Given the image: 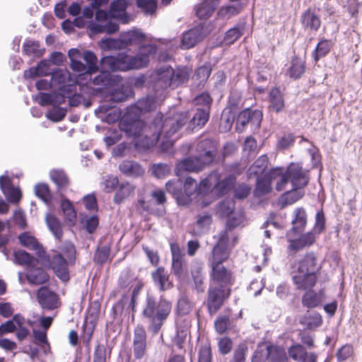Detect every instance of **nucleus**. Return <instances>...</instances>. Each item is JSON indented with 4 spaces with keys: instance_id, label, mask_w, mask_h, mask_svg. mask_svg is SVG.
<instances>
[{
    "instance_id": "nucleus-1",
    "label": "nucleus",
    "mask_w": 362,
    "mask_h": 362,
    "mask_svg": "<svg viewBox=\"0 0 362 362\" xmlns=\"http://www.w3.org/2000/svg\"><path fill=\"white\" fill-rule=\"evenodd\" d=\"M157 52V46L154 44L144 45L139 47L135 56L126 53L117 56H105L101 58L100 64L103 68L113 71H127L132 69H140L148 66L150 57Z\"/></svg>"
},
{
    "instance_id": "nucleus-2",
    "label": "nucleus",
    "mask_w": 362,
    "mask_h": 362,
    "mask_svg": "<svg viewBox=\"0 0 362 362\" xmlns=\"http://www.w3.org/2000/svg\"><path fill=\"white\" fill-rule=\"evenodd\" d=\"M172 310V303L163 296H156L148 293L143 305L142 315L148 321V330L157 334L169 317Z\"/></svg>"
},
{
    "instance_id": "nucleus-3",
    "label": "nucleus",
    "mask_w": 362,
    "mask_h": 362,
    "mask_svg": "<svg viewBox=\"0 0 362 362\" xmlns=\"http://www.w3.org/2000/svg\"><path fill=\"white\" fill-rule=\"evenodd\" d=\"M189 120L187 112L174 114L163 119L162 116L157 115L153 120L150 129L152 130L151 136L146 135V141L143 146L146 148L153 146L163 136L165 139H170L177 133Z\"/></svg>"
},
{
    "instance_id": "nucleus-4",
    "label": "nucleus",
    "mask_w": 362,
    "mask_h": 362,
    "mask_svg": "<svg viewBox=\"0 0 362 362\" xmlns=\"http://www.w3.org/2000/svg\"><path fill=\"white\" fill-rule=\"evenodd\" d=\"M230 294V288H223L214 285L210 286L206 303L210 315H214L217 313Z\"/></svg>"
},
{
    "instance_id": "nucleus-5",
    "label": "nucleus",
    "mask_w": 362,
    "mask_h": 362,
    "mask_svg": "<svg viewBox=\"0 0 362 362\" xmlns=\"http://www.w3.org/2000/svg\"><path fill=\"white\" fill-rule=\"evenodd\" d=\"M228 235L226 230H222L218 235L216 244L213 247L209 262L211 266L222 264L230 255L228 249Z\"/></svg>"
},
{
    "instance_id": "nucleus-6",
    "label": "nucleus",
    "mask_w": 362,
    "mask_h": 362,
    "mask_svg": "<svg viewBox=\"0 0 362 362\" xmlns=\"http://www.w3.org/2000/svg\"><path fill=\"white\" fill-rule=\"evenodd\" d=\"M172 76H173V69L168 65H163L155 71L153 76V88L154 91L163 93L168 87L173 88Z\"/></svg>"
},
{
    "instance_id": "nucleus-7",
    "label": "nucleus",
    "mask_w": 362,
    "mask_h": 362,
    "mask_svg": "<svg viewBox=\"0 0 362 362\" xmlns=\"http://www.w3.org/2000/svg\"><path fill=\"white\" fill-rule=\"evenodd\" d=\"M172 253L171 272L179 281H182L187 275V264L185 260V255L182 254L179 246L176 244L170 245Z\"/></svg>"
},
{
    "instance_id": "nucleus-8",
    "label": "nucleus",
    "mask_w": 362,
    "mask_h": 362,
    "mask_svg": "<svg viewBox=\"0 0 362 362\" xmlns=\"http://www.w3.org/2000/svg\"><path fill=\"white\" fill-rule=\"evenodd\" d=\"M286 173L294 188H304L309 182L308 171L304 170L299 163H291Z\"/></svg>"
},
{
    "instance_id": "nucleus-9",
    "label": "nucleus",
    "mask_w": 362,
    "mask_h": 362,
    "mask_svg": "<svg viewBox=\"0 0 362 362\" xmlns=\"http://www.w3.org/2000/svg\"><path fill=\"white\" fill-rule=\"evenodd\" d=\"M195 156L202 160L204 163L210 165L216 156V147L213 140L205 139L198 142Z\"/></svg>"
},
{
    "instance_id": "nucleus-10",
    "label": "nucleus",
    "mask_w": 362,
    "mask_h": 362,
    "mask_svg": "<svg viewBox=\"0 0 362 362\" xmlns=\"http://www.w3.org/2000/svg\"><path fill=\"white\" fill-rule=\"evenodd\" d=\"M262 115L260 111H253L250 108H247L240 112L238 116L235 125L236 131L242 132L248 124L259 127L262 121Z\"/></svg>"
},
{
    "instance_id": "nucleus-11",
    "label": "nucleus",
    "mask_w": 362,
    "mask_h": 362,
    "mask_svg": "<svg viewBox=\"0 0 362 362\" xmlns=\"http://www.w3.org/2000/svg\"><path fill=\"white\" fill-rule=\"evenodd\" d=\"M37 299L43 310H52L60 304L58 296L47 286H41L37 290Z\"/></svg>"
},
{
    "instance_id": "nucleus-12",
    "label": "nucleus",
    "mask_w": 362,
    "mask_h": 362,
    "mask_svg": "<svg viewBox=\"0 0 362 362\" xmlns=\"http://www.w3.org/2000/svg\"><path fill=\"white\" fill-rule=\"evenodd\" d=\"M291 276L296 289L302 291L311 290L316 284L317 276L310 273L301 272L296 269L291 272Z\"/></svg>"
},
{
    "instance_id": "nucleus-13",
    "label": "nucleus",
    "mask_w": 362,
    "mask_h": 362,
    "mask_svg": "<svg viewBox=\"0 0 362 362\" xmlns=\"http://www.w3.org/2000/svg\"><path fill=\"white\" fill-rule=\"evenodd\" d=\"M292 269L317 276L321 266L317 262V258L315 252H310L306 253L303 258L298 262H295L292 265Z\"/></svg>"
},
{
    "instance_id": "nucleus-14",
    "label": "nucleus",
    "mask_w": 362,
    "mask_h": 362,
    "mask_svg": "<svg viewBox=\"0 0 362 362\" xmlns=\"http://www.w3.org/2000/svg\"><path fill=\"white\" fill-rule=\"evenodd\" d=\"M165 94L156 92L154 95H148L139 99L130 110L136 108L140 112H148L155 110L165 99Z\"/></svg>"
},
{
    "instance_id": "nucleus-15",
    "label": "nucleus",
    "mask_w": 362,
    "mask_h": 362,
    "mask_svg": "<svg viewBox=\"0 0 362 362\" xmlns=\"http://www.w3.org/2000/svg\"><path fill=\"white\" fill-rule=\"evenodd\" d=\"M69 260L62 253L52 255L49 260L50 267L56 276L63 281L69 280Z\"/></svg>"
},
{
    "instance_id": "nucleus-16",
    "label": "nucleus",
    "mask_w": 362,
    "mask_h": 362,
    "mask_svg": "<svg viewBox=\"0 0 362 362\" xmlns=\"http://www.w3.org/2000/svg\"><path fill=\"white\" fill-rule=\"evenodd\" d=\"M146 332L142 325H138L134 328L133 336V353L136 359L142 358L146 351Z\"/></svg>"
},
{
    "instance_id": "nucleus-17",
    "label": "nucleus",
    "mask_w": 362,
    "mask_h": 362,
    "mask_svg": "<svg viewBox=\"0 0 362 362\" xmlns=\"http://www.w3.org/2000/svg\"><path fill=\"white\" fill-rule=\"evenodd\" d=\"M211 267V284L223 288H229L232 284L231 273L222 264Z\"/></svg>"
},
{
    "instance_id": "nucleus-18",
    "label": "nucleus",
    "mask_w": 362,
    "mask_h": 362,
    "mask_svg": "<svg viewBox=\"0 0 362 362\" xmlns=\"http://www.w3.org/2000/svg\"><path fill=\"white\" fill-rule=\"evenodd\" d=\"M288 356L296 362H317V355L315 352H308L305 346L294 343L288 349Z\"/></svg>"
},
{
    "instance_id": "nucleus-19",
    "label": "nucleus",
    "mask_w": 362,
    "mask_h": 362,
    "mask_svg": "<svg viewBox=\"0 0 362 362\" xmlns=\"http://www.w3.org/2000/svg\"><path fill=\"white\" fill-rule=\"evenodd\" d=\"M301 233H294L291 235V238H287V240L290 243L288 249L297 252L304 247L311 246L316 240V233L313 231H309L305 234L300 235Z\"/></svg>"
},
{
    "instance_id": "nucleus-20",
    "label": "nucleus",
    "mask_w": 362,
    "mask_h": 362,
    "mask_svg": "<svg viewBox=\"0 0 362 362\" xmlns=\"http://www.w3.org/2000/svg\"><path fill=\"white\" fill-rule=\"evenodd\" d=\"M300 23L304 30L311 33L318 31L322 23L320 16L310 8L302 13Z\"/></svg>"
},
{
    "instance_id": "nucleus-21",
    "label": "nucleus",
    "mask_w": 362,
    "mask_h": 362,
    "mask_svg": "<svg viewBox=\"0 0 362 362\" xmlns=\"http://www.w3.org/2000/svg\"><path fill=\"white\" fill-rule=\"evenodd\" d=\"M0 188L8 202L17 204L22 197L19 188H15L11 183V179L6 175L0 176Z\"/></svg>"
},
{
    "instance_id": "nucleus-22",
    "label": "nucleus",
    "mask_w": 362,
    "mask_h": 362,
    "mask_svg": "<svg viewBox=\"0 0 362 362\" xmlns=\"http://www.w3.org/2000/svg\"><path fill=\"white\" fill-rule=\"evenodd\" d=\"M204 35L203 27H194L182 34L180 46L185 49L192 48L201 41Z\"/></svg>"
},
{
    "instance_id": "nucleus-23",
    "label": "nucleus",
    "mask_w": 362,
    "mask_h": 362,
    "mask_svg": "<svg viewBox=\"0 0 362 362\" xmlns=\"http://www.w3.org/2000/svg\"><path fill=\"white\" fill-rule=\"evenodd\" d=\"M292 228L286 233V238L294 233H302L307 224V214L303 207L296 208L293 214Z\"/></svg>"
},
{
    "instance_id": "nucleus-24",
    "label": "nucleus",
    "mask_w": 362,
    "mask_h": 362,
    "mask_svg": "<svg viewBox=\"0 0 362 362\" xmlns=\"http://www.w3.org/2000/svg\"><path fill=\"white\" fill-rule=\"evenodd\" d=\"M151 278L154 285L161 292H165L173 287L168 272L163 267H159L153 271L151 273Z\"/></svg>"
},
{
    "instance_id": "nucleus-25",
    "label": "nucleus",
    "mask_w": 362,
    "mask_h": 362,
    "mask_svg": "<svg viewBox=\"0 0 362 362\" xmlns=\"http://www.w3.org/2000/svg\"><path fill=\"white\" fill-rule=\"evenodd\" d=\"M202 161V160L195 155L192 157L187 158L177 164L176 167L177 173L180 171L199 172L209 165L207 163H204Z\"/></svg>"
},
{
    "instance_id": "nucleus-26",
    "label": "nucleus",
    "mask_w": 362,
    "mask_h": 362,
    "mask_svg": "<svg viewBox=\"0 0 362 362\" xmlns=\"http://www.w3.org/2000/svg\"><path fill=\"white\" fill-rule=\"evenodd\" d=\"M191 276L193 281L192 288L197 293H204L206 288L205 277L203 272L202 264L199 262H194L191 269Z\"/></svg>"
},
{
    "instance_id": "nucleus-27",
    "label": "nucleus",
    "mask_w": 362,
    "mask_h": 362,
    "mask_svg": "<svg viewBox=\"0 0 362 362\" xmlns=\"http://www.w3.org/2000/svg\"><path fill=\"white\" fill-rule=\"evenodd\" d=\"M11 240L10 223L8 221L0 220V252L5 256L7 260L9 259V250L7 245Z\"/></svg>"
},
{
    "instance_id": "nucleus-28",
    "label": "nucleus",
    "mask_w": 362,
    "mask_h": 362,
    "mask_svg": "<svg viewBox=\"0 0 362 362\" xmlns=\"http://www.w3.org/2000/svg\"><path fill=\"white\" fill-rule=\"evenodd\" d=\"M51 180L57 186L58 192L62 197H64L62 191L69 185V179L66 173L62 169H53L49 172Z\"/></svg>"
},
{
    "instance_id": "nucleus-29",
    "label": "nucleus",
    "mask_w": 362,
    "mask_h": 362,
    "mask_svg": "<svg viewBox=\"0 0 362 362\" xmlns=\"http://www.w3.org/2000/svg\"><path fill=\"white\" fill-rule=\"evenodd\" d=\"M135 186L129 182L119 184L114 195L113 202L120 204L134 194Z\"/></svg>"
},
{
    "instance_id": "nucleus-30",
    "label": "nucleus",
    "mask_w": 362,
    "mask_h": 362,
    "mask_svg": "<svg viewBox=\"0 0 362 362\" xmlns=\"http://www.w3.org/2000/svg\"><path fill=\"white\" fill-rule=\"evenodd\" d=\"M235 182V177L233 175H228L221 180L217 172V180L214 183V191L218 196L226 194L233 187Z\"/></svg>"
},
{
    "instance_id": "nucleus-31",
    "label": "nucleus",
    "mask_w": 362,
    "mask_h": 362,
    "mask_svg": "<svg viewBox=\"0 0 362 362\" xmlns=\"http://www.w3.org/2000/svg\"><path fill=\"white\" fill-rule=\"evenodd\" d=\"M26 279L29 284L38 286L47 282L49 276L43 269L31 267L28 269Z\"/></svg>"
},
{
    "instance_id": "nucleus-32",
    "label": "nucleus",
    "mask_w": 362,
    "mask_h": 362,
    "mask_svg": "<svg viewBox=\"0 0 362 362\" xmlns=\"http://www.w3.org/2000/svg\"><path fill=\"white\" fill-rule=\"evenodd\" d=\"M119 170L128 177H136L143 175L144 170L141 165L133 160H124L119 166Z\"/></svg>"
},
{
    "instance_id": "nucleus-33",
    "label": "nucleus",
    "mask_w": 362,
    "mask_h": 362,
    "mask_svg": "<svg viewBox=\"0 0 362 362\" xmlns=\"http://www.w3.org/2000/svg\"><path fill=\"white\" fill-rule=\"evenodd\" d=\"M269 175L270 170L264 176L257 177L254 190L255 196L259 197L270 192L273 180L272 176Z\"/></svg>"
},
{
    "instance_id": "nucleus-34",
    "label": "nucleus",
    "mask_w": 362,
    "mask_h": 362,
    "mask_svg": "<svg viewBox=\"0 0 362 362\" xmlns=\"http://www.w3.org/2000/svg\"><path fill=\"white\" fill-rule=\"evenodd\" d=\"M218 5V0H203L197 6L196 14L200 19H206L213 14Z\"/></svg>"
},
{
    "instance_id": "nucleus-35",
    "label": "nucleus",
    "mask_w": 362,
    "mask_h": 362,
    "mask_svg": "<svg viewBox=\"0 0 362 362\" xmlns=\"http://www.w3.org/2000/svg\"><path fill=\"white\" fill-rule=\"evenodd\" d=\"M165 187L166 190L173 195L179 204H185L186 203L182 191V181L180 178L168 181L165 184Z\"/></svg>"
},
{
    "instance_id": "nucleus-36",
    "label": "nucleus",
    "mask_w": 362,
    "mask_h": 362,
    "mask_svg": "<svg viewBox=\"0 0 362 362\" xmlns=\"http://www.w3.org/2000/svg\"><path fill=\"white\" fill-rule=\"evenodd\" d=\"M124 49L129 45H136L141 42L145 39V34L139 30H129L120 35Z\"/></svg>"
},
{
    "instance_id": "nucleus-37",
    "label": "nucleus",
    "mask_w": 362,
    "mask_h": 362,
    "mask_svg": "<svg viewBox=\"0 0 362 362\" xmlns=\"http://www.w3.org/2000/svg\"><path fill=\"white\" fill-rule=\"evenodd\" d=\"M273 182H276L275 189L278 192L286 189V186L290 181L288 177L284 170L281 168H276L270 170V175Z\"/></svg>"
},
{
    "instance_id": "nucleus-38",
    "label": "nucleus",
    "mask_w": 362,
    "mask_h": 362,
    "mask_svg": "<svg viewBox=\"0 0 362 362\" xmlns=\"http://www.w3.org/2000/svg\"><path fill=\"white\" fill-rule=\"evenodd\" d=\"M50 74L49 62L47 60L40 61L35 67H31L24 71V77L27 79L36 76H47Z\"/></svg>"
},
{
    "instance_id": "nucleus-39",
    "label": "nucleus",
    "mask_w": 362,
    "mask_h": 362,
    "mask_svg": "<svg viewBox=\"0 0 362 362\" xmlns=\"http://www.w3.org/2000/svg\"><path fill=\"white\" fill-rule=\"evenodd\" d=\"M323 298L324 293L322 291L316 293L312 289L308 290L302 297V304L308 308H315L321 303Z\"/></svg>"
},
{
    "instance_id": "nucleus-40",
    "label": "nucleus",
    "mask_w": 362,
    "mask_h": 362,
    "mask_svg": "<svg viewBox=\"0 0 362 362\" xmlns=\"http://www.w3.org/2000/svg\"><path fill=\"white\" fill-rule=\"evenodd\" d=\"M305 70V62L298 57H293L286 74L293 79L300 78Z\"/></svg>"
},
{
    "instance_id": "nucleus-41",
    "label": "nucleus",
    "mask_w": 362,
    "mask_h": 362,
    "mask_svg": "<svg viewBox=\"0 0 362 362\" xmlns=\"http://www.w3.org/2000/svg\"><path fill=\"white\" fill-rule=\"evenodd\" d=\"M130 307L132 308L131 301L127 296L124 295L112 308L113 318L117 321H121V316L123 314L127 313Z\"/></svg>"
},
{
    "instance_id": "nucleus-42",
    "label": "nucleus",
    "mask_w": 362,
    "mask_h": 362,
    "mask_svg": "<svg viewBox=\"0 0 362 362\" xmlns=\"http://www.w3.org/2000/svg\"><path fill=\"white\" fill-rule=\"evenodd\" d=\"M267 359L270 362H287L288 355L284 348L280 346H267Z\"/></svg>"
},
{
    "instance_id": "nucleus-43",
    "label": "nucleus",
    "mask_w": 362,
    "mask_h": 362,
    "mask_svg": "<svg viewBox=\"0 0 362 362\" xmlns=\"http://www.w3.org/2000/svg\"><path fill=\"white\" fill-rule=\"evenodd\" d=\"M88 28L94 33H106L107 34H112L118 31L119 25L115 22H107L104 25L99 23L90 21L88 24Z\"/></svg>"
},
{
    "instance_id": "nucleus-44",
    "label": "nucleus",
    "mask_w": 362,
    "mask_h": 362,
    "mask_svg": "<svg viewBox=\"0 0 362 362\" xmlns=\"http://www.w3.org/2000/svg\"><path fill=\"white\" fill-rule=\"evenodd\" d=\"M45 52V49L40 47L37 41L26 40L23 45V52L30 57H40Z\"/></svg>"
},
{
    "instance_id": "nucleus-45",
    "label": "nucleus",
    "mask_w": 362,
    "mask_h": 362,
    "mask_svg": "<svg viewBox=\"0 0 362 362\" xmlns=\"http://www.w3.org/2000/svg\"><path fill=\"white\" fill-rule=\"evenodd\" d=\"M25 321V317L21 314L14 315L11 320H7L0 325V336L13 332L17 328V325L24 324Z\"/></svg>"
},
{
    "instance_id": "nucleus-46",
    "label": "nucleus",
    "mask_w": 362,
    "mask_h": 362,
    "mask_svg": "<svg viewBox=\"0 0 362 362\" xmlns=\"http://www.w3.org/2000/svg\"><path fill=\"white\" fill-rule=\"evenodd\" d=\"M322 322V320L321 315L316 312L308 313L302 316L299 320V323L309 329L320 327Z\"/></svg>"
},
{
    "instance_id": "nucleus-47",
    "label": "nucleus",
    "mask_w": 362,
    "mask_h": 362,
    "mask_svg": "<svg viewBox=\"0 0 362 362\" xmlns=\"http://www.w3.org/2000/svg\"><path fill=\"white\" fill-rule=\"evenodd\" d=\"M302 188H294L287 190L280 198L282 207L293 204L304 195V192L301 191Z\"/></svg>"
},
{
    "instance_id": "nucleus-48",
    "label": "nucleus",
    "mask_w": 362,
    "mask_h": 362,
    "mask_svg": "<svg viewBox=\"0 0 362 362\" xmlns=\"http://www.w3.org/2000/svg\"><path fill=\"white\" fill-rule=\"evenodd\" d=\"M111 352L112 348L107 345V341L105 344H98L94 349L93 362H107Z\"/></svg>"
},
{
    "instance_id": "nucleus-49",
    "label": "nucleus",
    "mask_w": 362,
    "mask_h": 362,
    "mask_svg": "<svg viewBox=\"0 0 362 362\" xmlns=\"http://www.w3.org/2000/svg\"><path fill=\"white\" fill-rule=\"evenodd\" d=\"M270 106L276 112H281L285 107L283 94L278 88H274L269 93Z\"/></svg>"
},
{
    "instance_id": "nucleus-50",
    "label": "nucleus",
    "mask_w": 362,
    "mask_h": 362,
    "mask_svg": "<svg viewBox=\"0 0 362 362\" xmlns=\"http://www.w3.org/2000/svg\"><path fill=\"white\" fill-rule=\"evenodd\" d=\"M45 221L49 230L55 238L58 240H61L63 236V231L62 224L59 219L55 216L48 214L46 216Z\"/></svg>"
},
{
    "instance_id": "nucleus-51",
    "label": "nucleus",
    "mask_w": 362,
    "mask_h": 362,
    "mask_svg": "<svg viewBox=\"0 0 362 362\" xmlns=\"http://www.w3.org/2000/svg\"><path fill=\"white\" fill-rule=\"evenodd\" d=\"M18 240L21 245L40 253L42 250V246L37 242V239L29 235L28 233L24 232L18 236Z\"/></svg>"
},
{
    "instance_id": "nucleus-52",
    "label": "nucleus",
    "mask_w": 362,
    "mask_h": 362,
    "mask_svg": "<svg viewBox=\"0 0 362 362\" xmlns=\"http://www.w3.org/2000/svg\"><path fill=\"white\" fill-rule=\"evenodd\" d=\"M136 281H137L136 275L129 268H125L120 273L118 284L120 288H125L133 286Z\"/></svg>"
},
{
    "instance_id": "nucleus-53",
    "label": "nucleus",
    "mask_w": 362,
    "mask_h": 362,
    "mask_svg": "<svg viewBox=\"0 0 362 362\" xmlns=\"http://www.w3.org/2000/svg\"><path fill=\"white\" fill-rule=\"evenodd\" d=\"M209 110L207 107L205 109L197 107V111L192 118L190 123L194 127H202L209 119Z\"/></svg>"
},
{
    "instance_id": "nucleus-54",
    "label": "nucleus",
    "mask_w": 362,
    "mask_h": 362,
    "mask_svg": "<svg viewBox=\"0 0 362 362\" xmlns=\"http://www.w3.org/2000/svg\"><path fill=\"white\" fill-rule=\"evenodd\" d=\"M243 9V4L240 2L235 4L222 6L218 11V16L223 19H228L238 15Z\"/></svg>"
},
{
    "instance_id": "nucleus-55",
    "label": "nucleus",
    "mask_w": 362,
    "mask_h": 362,
    "mask_svg": "<svg viewBox=\"0 0 362 362\" xmlns=\"http://www.w3.org/2000/svg\"><path fill=\"white\" fill-rule=\"evenodd\" d=\"M217 180V171L211 172L206 177L197 184V194H203L214 187V182Z\"/></svg>"
},
{
    "instance_id": "nucleus-56",
    "label": "nucleus",
    "mask_w": 362,
    "mask_h": 362,
    "mask_svg": "<svg viewBox=\"0 0 362 362\" xmlns=\"http://www.w3.org/2000/svg\"><path fill=\"white\" fill-rule=\"evenodd\" d=\"M234 209V201L230 199H226L218 204L216 206V213L219 217L226 218L233 213Z\"/></svg>"
},
{
    "instance_id": "nucleus-57",
    "label": "nucleus",
    "mask_w": 362,
    "mask_h": 362,
    "mask_svg": "<svg viewBox=\"0 0 362 362\" xmlns=\"http://www.w3.org/2000/svg\"><path fill=\"white\" fill-rule=\"evenodd\" d=\"M244 26L238 25L229 29L225 34L223 42L226 45H232L243 35Z\"/></svg>"
},
{
    "instance_id": "nucleus-58",
    "label": "nucleus",
    "mask_w": 362,
    "mask_h": 362,
    "mask_svg": "<svg viewBox=\"0 0 362 362\" xmlns=\"http://www.w3.org/2000/svg\"><path fill=\"white\" fill-rule=\"evenodd\" d=\"M61 208L65 219L70 223L75 222L76 213L71 202L66 198H63L61 202Z\"/></svg>"
},
{
    "instance_id": "nucleus-59",
    "label": "nucleus",
    "mask_w": 362,
    "mask_h": 362,
    "mask_svg": "<svg viewBox=\"0 0 362 362\" xmlns=\"http://www.w3.org/2000/svg\"><path fill=\"white\" fill-rule=\"evenodd\" d=\"M35 194L47 205L50 204L52 194L47 184L39 183L35 186Z\"/></svg>"
},
{
    "instance_id": "nucleus-60",
    "label": "nucleus",
    "mask_w": 362,
    "mask_h": 362,
    "mask_svg": "<svg viewBox=\"0 0 362 362\" xmlns=\"http://www.w3.org/2000/svg\"><path fill=\"white\" fill-rule=\"evenodd\" d=\"M182 191L186 202H187L194 193L197 194V182L196 180L191 177H187L185 182H182Z\"/></svg>"
},
{
    "instance_id": "nucleus-61",
    "label": "nucleus",
    "mask_w": 362,
    "mask_h": 362,
    "mask_svg": "<svg viewBox=\"0 0 362 362\" xmlns=\"http://www.w3.org/2000/svg\"><path fill=\"white\" fill-rule=\"evenodd\" d=\"M83 58L87 64L88 75H91L98 71L97 61L95 54L90 50L85 51L83 54Z\"/></svg>"
},
{
    "instance_id": "nucleus-62",
    "label": "nucleus",
    "mask_w": 362,
    "mask_h": 362,
    "mask_svg": "<svg viewBox=\"0 0 362 362\" xmlns=\"http://www.w3.org/2000/svg\"><path fill=\"white\" fill-rule=\"evenodd\" d=\"M268 158L266 155L259 156L250 168V174L256 175H260L264 172L268 165Z\"/></svg>"
},
{
    "instance_id": "nucleus-63",
    "label": "nucleus",
    "mask_w": 362,
    "mask_h": 362,
    "mask_svg": "<svg viewBox=\"0 0 362 362\" xmlns=\"http://www.w3.org/2000/svg\"><path fill=\"white\" fill-rule=\"evenodd\" d=\"M112 82L111 74L107 71H101L92 79V83L100 88L107 87Z\"/></svg>"
},
{
    "instance_id": "nucleus-64",
    "label": "nucleus",
    "mask_w": 362,
    "mask_h": 362,
    "mask_svg": "<svg viewBox=\"0 0 362 362\" xmlns=\"http://www.w3.org/2000/svg\"><path fill=\"white\" fill-rule=\"evenodd\" d=\"M130 90L124 87H119L112 90L110 93V100L115 103L125 101L130 94Z\"/></svg>"
}]
</instances>
